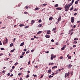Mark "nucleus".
<instances>
[{"instance_id":"1","label":"nucleus","mask_w":80,"mask_h":80,"mask_svg":"<svg viewBox=\"0 0 80 80\" xmlns=\"http://www.w3.org/2000/svg\"><path fill=\"white\" fill-rule=\"evenodd\" d=\"M64 8L65 9V12H67L68 10L69 9V7H68V4H66L65 6L64 7Z\"/></svg>"},{"instance_id":"2","label":"nucleus","mask_w":80,"mask_h":80,"mask_svg":"<svg viewBox=\"0 0 80 80\" xmlns=\"http://www.w3.org/2000/svg\"><path fill=\"white\" fill-rule=\"evenodd\" d=\"M57 56L56 55L54 56V55L53 54H52L51 56V60H53V58H55V57H56Z\"/></svg>"},{"instance_id":"3","label":"nucleus","mask_w":80,"mask_h":80,"mask_svg":"<svg viewBox=\"0 0 80 80\" xmlns=\"http://www.w3.org/2000/svg\"><path fill=\"white\" fill-rule=\"evenodd\" d=\"M6 40L4 41L3 42V44H4V45H6V44H7L8 43V39L7 38H6Z\"/></svg>"},{"instance_id":"4","label":"nucleus","mask_w":80,"mask_h":80,"mask_svg":"<svg viewBox=\"0 0 80 80\" xmlns=\"http://www.w3.org/2000/svg\"><path fill=\"white\" fill-rule=\"evenodd\" d=\"M71 22L72 23H74V21H75V19H74V17L71 18Z\"/></svg>"},{"instance_id":"5","label":"nucleus","mask_w":80,"mask_h":80,"mask_svg":"<svg viewBox=\"0 0 80 80\" xmlns=\"http://www.w3.org/2000/svg\"><path fill=\"white\" fill-rule=\"evenodd\" d=\"M66 48V45L63 46V47L61 48V50H64V48Z\"/></svg>"},{"instance_id":"6","label":"nucleus","mask_w":80,"mask_h":80,"mask_svg":"<svg viewBox=\"0 0 80 80\" xmlns=\"http://www.w3.org/2000/svg\"><path fill=\"white\" fill-rule=\"evenodd\" d=\"M45 37L47 38H50V35H45Z\"/></svg>"},{"instance_id":"7","label":"nucleus","mask_w":80,"mask_h":80,"mask_svg":"<svg viewBox=\"0 0 80 80\" xmlns=\"http://www.w3.org/2000/svg\"><path fill=\"white\" fill-rule=\"evenodd\" d=\"M47 32H48L47 33V35H48V34H50V33H50V30H48L47 31Z\"/></svg>"},{"instance_id":"8","label":"nucleus","mask_w":80,"mask_h":80,"mask_svg":"<svg viewBox=\"0 0 80 80\" xmlns=\"http://www.w3.org/2000/svg\"><path fill=\"white\" fill-rule=\"evenodd\" d=\"M68 66V68H70L72 67V65L71 64H69Z\"/></svg>"},{"instance_id":"9","label":"nucleus","mask_w":80,"mask_h":80,"mask_svg":"<svg viewBox=\"0 0 80 80\" xmlns=\"http://www.w3.org/2000/svg\"><path fill=\"white\" fill-rule=\"evenodd\" d=\"M72 5H73V3H69L68 4V7H71V6H72Z\"/></svg>"},{"instance_id":"10","label":"nucleus","mask_w":80,"mask_h":80,"mask_svg":"<svg viewBox=\"0 0 80 80\" xmlns=\"http://www.w3.org/2000/svg\"><path fill=\"white\" fill-rule=\"evenodd\" d=\"M56 10H62V8H56Z\"/></svg>"},{"instance_id":"11","label":"nucleus","mask_w":80,"mask_h":80,"mask_svg":"<svg viewBox=\"0 0 80 80\" xmlns=\"http://www.w3.org/2000/svg\"><path fill=\"white\" fill-rule=\"evenodd\" d=\"M23 45H24V42H23L20 45V46L21 47H22V46H23Z\"/></svg>"},{"instance_id":"12","label":"nucleus","mask_w":80,"mask_h":80,"mask_svg":"<svg viewBox=\"0 0 80 80\" xmlns=\"http://www.w3.org/2000/svg\"><path fill=\"white\" fill-rule=\"evenodd\" d=\"M42 31H40L38 32L37 33V34L38 35L39 34H40V33H42Z\"/></svg>"},{"instance_id":"13","label":"nucleus","mask_w":80,"mask_h":80,"mask_svg":"<svg viewBox=\"0 0 80 80\" xmlns=\"http://www.w3.org/2000/svg\"><path fill=\"white\" fill-rule=\"evenodd\" d=\"M48 72L49 73H50L52 72V70H51V69H49L48 71Z\"/></svg>"},{"instance_id":"14","label":"nucleus","mask_w":80,"mask_h":80,"mask_svg":"<svg viewBox=\"0 0 80 80\" xmlns=\"http://www.w3.org/2000/svg\"><path fill=\"white\" fill-rule=\"evenodd\" d=\"M31 22H32V23H31V24L32 25V24H33V23H35V20H32Z\"/></svg>"},{"instance_id":"15","label":"nucleus","mask_w":80,"mask_h":80,"mask_svg":"<svg viewBox=\"0 0 80 80\" xmlns=\"http://www.w3.org/2000/svg\"><path fill=\"white\" fill-rule=\"evenodd\" d=\"M80 0H78L76 1L75 2V4H78V1H79Z\"/></svg>"},{"instance_id":"16","label":"nucleus","mask_w":80,"mask_h":80,"mask_svg":"<svg viewBox=\"0 0 80 80\" xmlns=\"http://www.w3.org/2000/svg\"><path fill=\"white\" fill-rule=\"evenodd\" d=\"M61 18H61L60 17H59V18L58 19V21H60Z\"/></svg>"},{"instance_id":"17","label":"nucleus","mask_w":80,"mask_h":80,"mask_svg":"<svg viewBox=\"0 0 80 80\" xmlns=\"http://www.w3.org/2000/svg\"><path fill=\"white\" fill-rule=\"evenodd\" d=\"M38 27H42V24H39V25L38 26Z\"/></svg>"},{"instance_id":"18","label":"nucleus","mask_w":80,"mask_h":80,"mask_svg":"<svg viewBox=\"0 0 80 80\" xmlns=\"http://www.w3.org/2000/svg\"><path fill=\"white\" fill-rule=\"evenodd\" d=\"M58 7V4H57L54 5V7L55 8L57 7Z\"/></svg>"},{"instance_id":"19","label":"nucleus","mask_w":80,"mask_h":80,"mask_svg":"<svg viewBox=\"0 0 80 80\" xmlns=\"http://www.w3.org/2000/svg\"><path fill=\"white\" fill-rule=\"evenodd\" d=\"M78 8H75V9L73 10V11H78Z\"/></svg>"},{"instance_id":"20","label":"nucleus","mask_w":80,"mask_h":80,"mask_svg":"<svg viewBox=\"0 0 80 80\" xmlns=\"http://www.w3.org/2000/svg\"><path fill=\"white\" fill-rule=\"evenodd\" d=\"M24 26H25V25H24V24H20L19 25V27H23Z\"/></svg>"},{"instance_id":"21","label":"nucleus","mask_w":80,"mask_h":80,"mask_svg":"<svg viewBox=\"0 0 80 80\" xmlns=\"http://www.w3.org/2000/svg\"><path fill=\"white\" fill-rule=\"evenodd\" d=\"M73 7L72 6V8L70 9V11L73 10Z\"/></svg>"},{"instance_id":"22","label":"nucleus","mask_w":80,"mask_h":80,"mask_svg":"<svg viewBox=\"0 0 80 80\" xmlns=\"http://www.w3.org/2000/svg\"><path fill=\"white\" fill-rule=\"evenodd\" d=\"M56 29H57V28L56 27L55 28H54L52 29V31H53H53H55V30H56Z\"/></svg>"},{"instance_id":"23","label":"nucleus","mask_w":80,"mask_h":80,"mask_svg":"<svg viewBox=\"0 0 80 80\" xmlns=\"http://www.w3.org/2000/svg\"><path fill=\"white\" fill-rule=\"evenodd\" d=\"M67 77V73H65V75L64 76V77L65 78H66V77Z\"/></svg>"},{"instance_id":"24","label":"nucleus","mask_w":80,"mask_h":80,"mask_svg":"<svg viewBox=\"0 0 80 80\" xmlns=\"http://www.w3.org/2000/svg\"><path fill=\"white\" fill-rule=\"evenodd\" d=\"M53 20V18L52 17H50L49 18V20Z\"/></svg>"},{"instance_id":"25","label":"nucleus","mask_w":80,"mask_h":80,"mask_svg":"<svg viewBox=\"0 0 80 80\" xmlns=\"http://www.w3.org/2000/svg\"><path fill=\"white\" fill-rule=\"evenodd\" d=\"M67 77H69V76L70 75V72H68V74H67Z\"/></svg>"},{"instance_id":"26","label":"nucleus","mask_w":80,"mask_h":80,"mask_svg":"<svg viewBox=\"0 0 80 80\" xmlns=\"http://www.w3.org/2000/svg\"><path fill=\"white\" fill-rule=\"evenodd\" d=\"M13 43H11L10 45V47H12V46H13Z\"/></svg>"},{"instance_id":"27","label":"nucleus","mask_w":80,"mask_h":80,"mask_svg":"<svg viewBox=\"0 0 80 80\" xmlns=\"http://www.w3.org/2000/svg\"><path fill=\"white\" fill-rule=\"evenodd\" d=\"M28 26H25L24 28H28Z\"/></svg>"},{"instance_id":"28","label":"nucleus","mask_w":80,"mask_h":80,"mask_svg":"<svg viewBox=\"0 0 80 80\" xmlns=\"http://www.w3.org/2000/svg\"><path fill=\"white\" fill-rule=\"evenodd\" d=\"M40 9V8H36L35 9V10H39Z\"/></svg>"},{"instance_id":"29","label":"nucleus","mask_w":80,"mask_h":80,"mask_svg":"<svg viewBox=\"0 0 80 80\" xmlns=\"http://www.w3.org/2000/svg\"><path fill=\"white\" fill-rule=\"evenodd\" d=\"M30 53V51L29 50L27 51L26 52V53Z\"/></svg>"},{"instance_id":"30","label":"nucleus","mask_w":80,"mask_h":80,"mask_svg":"<svg viewBox=\"0 0 80 80\" xmlns=\"http://www.w3.org/2000/svg\"><path fill=\"white\" fill-rule=\"evenodd\" d=\"M38 22L39 23H41V22H42V20L40 19L39 20Z\"/></svg>"},{"instance_id":"31","label":"nucleus","mask_w":80,"mask_h":80,"mask_svg":"<svg viewBox=\"0 0 80 80\" xmlns=\"http://www.w3.org/2000/svg\"><path fill=\"white\" fill-rule=\"evenodd\" d=\"M15 49H14L13 50H11V52H14V51H15Z\"/></svg>"},{"instance_id":"32","label":"nucleus","mask_w":80,"mask_h":80,"mask_svg":"<svg viewBox=\"0 0 80 80\" xmlns=\"http://www.w3.org/2000/svg\"><path fill=\"white\" fill-rule=\"evenodd\" d=\"M30 77V75H28L26 76V78H28V77Z\"/></svg>"},{"instance_id":"33","label":"nucleus","mask_w":80,"mask_h":80,"mask_svg":"<svg viewBox=\"0 0 80 80\" xmlns=\"http://www.w3.org/2000/svg\"><path fill=\"white\" fill-rule=\"evenodd\" d=\"M24 14H26V15H27V14H28V13L27 12H24Z\"/></svg>"},{"instance_id":"34","label":"nucleus","mask_w":80,"mask_h":80,"mask_svg":"<svg viewBox=\"0 0 80 80\" xmlns=\"http://www.w3.org/2000/svg\"><path fill=\"white\" fill-rule=\"evenodd\" d=\"M42 5H43V6H46V5H48L47 4H42Z\"/></svg>"},{"instance_id":"35","label":"nucleus","mask_w":80,"mask_h":80,"mask_svg":"<svg viewBox=\"0 0 80 80\" xmlns=\"http://www.w3.org/2000/svg\"><path fill=\"white\" fill-rule=\"evenodd\" d=\"M1 49L2 50H5V49L2 48H1Z\"/></svg>"},{"instance_id":"36","label":"nucleus","mask_w":80,"mask_h":80,"mask_svg":"<svg viewBox=\"0 0 80 80\" xmlns=\"http://www.w3.org/2000/svg\"><path fill=\"white\" fill-rule=\"evenodd\" d=\"M18 62H16V63L14 65H15V66H16V65H18Z\"/></svg>"},{"instance_id":"37","label":"nucleus","mask_w":80,"mask_h":80,"mask_svg":"<svg viewBox=\"0 0 80 80\" xmlns=\"http://www.w3.org/2000/svg\"><path fill=\"white\" fill-rule=\"evenodd\" d=\"M28 64V65H30V61H29Z\"/></svg>"},{"instance_id":"38","label":"nucleus","mask_w":80,"mask_h":80,"mask_svg":"<svg viewBox=\"0 0 80 80\" xmlns=\"http://www.w3.org/2000/svg\"><path fill=\"white\" fill-rule=\"evenodd\" d=\"M52 77H53V76H52L51 75H50L49 76V78H52Z\"/></svg>"},{"instance_id":"39","label":"nucleus","mask_w":80,"mask_h":80,"mask_svg":"<svg viewBox=\"0 0 80 80\" xmlns=\"http://www.w3.org/2000/svg\"><path fill=\"white\" fill-rule=\"evenodd\" d=\"M60 59H63V57L62 56H61L60 57Z\"/></svg>"},{"instance_id":"40","label":"nucleus","mask_w":80,"mask_h":80,"mask_svg":"<svg viewBox=\"0 0 80 80\" xmlns=\"http://www.w3.org/2000/svg\"><path fill=\"white\" fill-rule=\"evenodd\" d=\"M59 23V21H57L56 23V24H58Z\"/></svg>"},{"instance_id":"41","label":"nucleus","mask_w":80,"mask_h":80,"mask_svg":"<svg viewBox=\"0 0 80 80\" xmlns=\"http://www.w3.org/2000/svg\"><path fill=\"white\" fill-rule=\"evenodd\" d=\"M75 0H72V2H71V3H73V2H74V1Z\"/></svg>"},{"instance_id":"42","label":"nucleus","mask_w":80,"mask_h":80,"mask_svg":"<svg viewBox=\"0 0 80 80\" xmlns=\"http://www.w3.org/2000/svg\"><path fill=\"white\" fill-rule=\"evenodd\" d=\"M74 40H78V38H75L74 39Z\"/></svg>"},{"instance_id":"43","label":"nucleus","mask_w":80,"mask_h":80,"mask_svg":"<svg viewBox=\"0 0 80 80\" xmlns=\"http://www.w3.org/2000/svg\"><path fill=\"white\" fill-rule=\"evenodd\" d=\"M22 75V73H19L18 74V75L19 76H20V75Z\"/></svg>"},{"instance_id":"44","label":"nucleus","mask_w":80,"mask_h":80,"mask_svg":"<svg viewBox=\"0 0 80 80\" xmlns=\"http://www.w3.org/2000/svg\"><path fill=\"white\" fill-rule=\"evenodd\" d=\"M22 57H23V56H21L20 57V58H22Z\"/></svg>"},{"instance_id":"45","label":"nucleus","mask_w":80,"mask_h":80,"mask_svg":"<svg viewBox=\"0 0 80 80\" xmlns=\"http://www.w3.org/2000/svg\"><path fill=\"white\" fill-rule=\"evenodd\" d=\"M42 77H43V74L41 75V77L40 78H42Z\"/></svg>"},{"instance_id":"46","label":"nucleus","mask_w":80,"mask_h":80,"mask_svg":"<svg viewBox=\"0 0 80 80\" xmlns=\"http://www.w3.org/2000/svg\"><path fill=\"white\" fill-rule=\"evenodd\" d=\"M8 76H10V73H8L7 74Z\"/></svg>"},{"instance_id":"47","label":"nucleus","mask_w":80,"mask_h":80,"mask_svg":"<svg viewBox=\"0 0 80 80\" xmlns=\"http://www.w3.org/2000/svg\"><path fill=\"white\" fill-rule=\"evenodd\" d=\"M60 72V71H59V70H58L56 71V72H57V73H58V72Z\"/></svg>"},{"instance_id":"48","label":"nucleus","mask_w":80,"mask_h":80,"mask_svg":"<svg viewBox=\"0 0 80 80\" xmlns=\"http://www.w3.org/2000/svg\"><path fill=\"white\" fill-rule=\"evenodd\" d=\"M77 13H75L74 14V15H75V16H76L77 15Z\"/></svg>"},{"instance_id":"49","label":"nucleus","mask_w":80,"mask_h":80,"mask_svg":"<svg viewBox=\"0 0 80 80\" xmlns=\"http://www.w3.org/2000/svg\"><path fill=\"white\" fill-rule=\"evenodd\" d=\"M31 52H34V50L32 49L31 51Z\"/></svg>"},{"instance_id":"50","label":"nucleus","mask_w":80,"mask_h":80,"mask_svg":"<svg viewBox=\"0 0 80 80\" xmlns=\"http://www.w3.org/2000/svg\"><path fill=\"white\" fill-rule=\"evenodd\" d=\"M6 28V27H2L1 28V29H4V28Z\"/></svg>"},{"instance_id":"51","label":"nucleus","mask_w":80,"mask_h":80,"mask_svg":"<svg viewBox=\"0 0 80 80\" xmlns=\"http://www.w3.org/2000/svg\"><path fill=\"white\" fill-rule=\"evenodd\" d=\"M71 58H72V57H71V56H70L69 57H68V59H71Z\"/></svg>"},{"instance_id":"52","label":"nucleus","mask_w":80,"mask_h":80,"mask_svg":"<svg viewBox=\"0 0 80 80\" xmlns=\"http://www.w3.org/2000/svg\"><path fill=\"white\" fill-rule=\"evenodd\" d=\"M2 45V42L0 41V45Z\"/></svg>"},{"instance_id":"53","label":"nucleus","mask_w":80,"mask_h":80,"mask_svg":"<svg viewBox=\"0 0 80 80\" xmlns=\"http://www.w3.org/2000/svg\"><path fill=\"white\" fill-rule=\"evenodd\" d=\"M23 51L24 52H26V51H27V49H24Z\"/></svg>"},{"instance_id":"54","label":"nucleus","mask_w":80,"mask_h":80,"mask_svg":"<svg viewBox=\"0 0 80 80\" xmlns=\"http://www.w3.org/2000/svg\"><path fill=\"white\" fill-rule=\"evenodd\" d=\"M74 43H77V41H74Z\"/></svg>"},{"instance_id":"55","label":"nucleus","mask_w":80,"mask_h":80,"mask_svg":"<svg viewBox=\"0 0 80 80\" xmlns=\"http://www.w3.org/2000/svg\"><path fill=\"white\" fill-rule=\"evenodd\" d=\"M51 42H54V40H53V39H52L51 40Z\"/></svg>"},{"instance_id":"56","label":"nucleus","mask_w":80,"mask_h":80,"mask_svg":"<svg viewBox=\"0 0 80 80\" xmlns=\"http://www.w3.org/2000/svg\"><path fill=\"white\" fill-rule=\"evenodd\" d=\"M76 25H74L73 26V28H76Z\"/></svg>"},{"instance_id":"57","label":"nucleus","mask_w":80,"mask_h":80,"mask_svg":"<svg viewBox=\"0 0 80 80\" xmlns=\"http://www.w3.org/2000/svg\"><path fill=\"white\" fill-rule=\"evenodd\" d=\"M22 55L23 56V55H24V54H25V52H22Z\"/></svg>"},{"instance_id":"58","label":"nucleus","mask_w":80,"mask_h":80,"mask_svg":"<svg viewBox=\"0 0 80 80\" xmlns=\"http://www.w3.org/2000/svg\"><path fill=\"white\" fill-rule=\"evenodd\" d=\"M32 76H33V77H36V76H37L36 75H35V74H33V75H32Z\"/></svg>"},{"instance_id":"59","label":"nucleus","mask_w":80,"mask_h":80,"mask_svg":"<svg viewBox=\"0 0 80 80\" xmlns=\"http://www.w3.org/2000/svg\"><path fill=\"white\" fill-rule=\"evenodd\" d=\"M15 68V66H12V69H14Z\"/></svg>"},{"instance_id":"60","label":"nucleus","mask_w":80,"mask_h":80,"mask_svg":"<svg viewBox=\"0 0 80 80\" xmlns=\"http://www.w3.org/2000/svg\"><path fill=\"white\" fill-rule=\"evenodd\" d=\"M73 47L74 48V47H76V45H74L73 46Z\"/></svg>"},{"instance_id":"61","label":"nucleus","mask_w":80,"mask_h":80,"mask_svg":"<svg viewBox=\"0 0 80 80\" xmlns=\"http://www.w3.org/2000/svg\"><path fill=\"white\" fill-rule=\"evenodd\" d=\"M5 71L4 70L2 71V73H5Z\"/></svg>"},{"instance_id":"62","label":"nucleus","mask_w":80,"mask_h":80,"mask_svg":"<svg viewBox=\"0 0 80 80\" xmlns=\"http://www.w3.org/2000/svg\"><path fill=\"white\" fill-rule=\"evenodd\" d=\"M12 76H13V74H12L10 76V77H12Z\"/></svg>"},{"instance_id":"63","label":"nucleus","mask_w":80,"mask_h":80,"mask_svg":"<svg viewBox=\"0 0 80 80\" xmlns=\"http://www.w3.org/2000/svg\"><path fill=\"white\" fill-rule=\"evenodd\" d=\"M31 40H34V38H31Z\"/></svg>"},{"instance_id":"64","label":"nucleus","mask_w":80,"mask_h":80,"mask_svg":"<svg viewBox=\"0 0 80 80\" xmlns=\"http://www.w3.org/2000/svg\"><path fill=\"white\" fill-rule=\"evenodd\" d=\"M73 34V32H72L71 33L70 35H72V34Z\"/></svg>"}]
</instances>
